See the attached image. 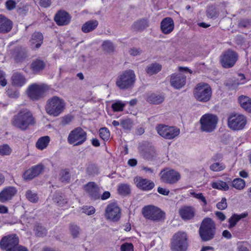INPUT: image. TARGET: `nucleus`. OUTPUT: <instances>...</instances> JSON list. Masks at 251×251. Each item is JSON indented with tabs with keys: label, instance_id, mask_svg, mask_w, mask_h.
<instances>
[{
	"label": "nucleus",
	"instance_id": "8",
	"mask_svg": "<svg viewBox=\"0 0 251 251\" xmlns=\"http://www.w3.org/2000/svg\"><path fill=\"white\" fill-rule=\"evenodd\" d=\"M219 119L217 115L206 113L202 115L200 120V129L203 132L210 133L216 128Z\"/></svg>",
	"mask_w": 251,
	"mask_h": 251
},
{
	"label": "nucleus",
	"instance_id": "41",
	"mask_svg": "<svg viewBox=\"0 0 251 251\" xmlns=\"http://www.w3.org/2000/svg\"><path fill=\"white\" fill-rule=\"evenodd\" d=\"M60 179L61 182L68 183L70 180L71 176L68 169L62 170L60 173Z\"/></svg>",
	"mask_w": 251,
	"mask_h": 251
},
{
	"label": "nucleus",
	"instance_id": "12",
	"mask_svg": "<svg viewBox=\"0 0 251 251\" xmlns=\"http://www.w3.org/2000/svg\"><path fill=\"white\" fill-rule=\"evenodd\" d=\"M157 133L166 139H173L180 133V129L175 126L159 125L156 126Z\"/></svg>",
	"mask_w": 251,
	"mask_h": 251
},
{
	"label": "nucleus",
	"instance_id": "4",
	"mask_svg": "<svg viewBox=\"0 0 251 251\" xmlns=\"http://www.w3.org/2000/svg\"><path fill=\"white\" fill-rule=\"evenodd\" d=\"M136 75L132 70L123 71L116 79V85L121 90H128L132 88L135 82Z\"/></svg>",
	"mask_w": 251,
	"mask_h": 251
},
{
	"label": "nucleus",
	"instance_id": "25",
	"mask_svg": "<svg viewBox=\"0 0 251 251\" xmlns=\"http://www.w3.org/2000/svg\"><path fill=\"white\" fill-rule=\"evenodd\" d=\"M238 58L237 53L231 50H228L220 56V63H236Z\"/></svg>",
	"mask_w": 251,
	"mask_h": 251
},
{
	"label": "nucleus",
	"instance_id": "36",
	"mask_svg": "<svg viewBox=\"0 0 251 251\" xmlns=\"http://www.w3.org/2000/svg\"><path fill=\"white\" fill-rule=\"evenodd\" d=\"M149 26V22L145 19H140L134 22L132 28L135 30H143Z\"/></svg>",
	"mask_w": 251,
	"mask_h": 251
},
{
	"label": "nucleus",
	"instance_id": "40",
	"mask_svg": "<svg viewBox=\"0 0 251 251\" xmlns=\"http://www.w3.org/2000/svg\"><path fill=\"white\" fill-rule=\"evenodd\" d=\"M226 168V165L222 162H215L212 163L209 168L213 172H221Z\"/></svg>",
	"mask_w": 251,
	"mask_h": 251
},
{
	"label": "nucleus",
	"instance_id": "34",
	"mask_svg": "<svg viewBox=\"0 0 251 251\" xmlns=\"http://www.w3.org/2000/svg\"><path fill=\"white\" fill-rule=\"evenodd\" d=\"M50 142V138L48 136H45L39 138L36 143V147L40 150L45 149Z\"/></svg>",
	"mask_w": 251,
	"mask_h": 251
},
{
	"label": "nucleus",
	"instance_id": "27",
	"mask_svg": "<svg viewBox=\"0 0 251 251\" xmlns=\"http://www.w3.org/2000/svg\"><path fill=\"white\" fill-rule=\"evenodd\" d=\"M238 78L234 79H231L228 80L225 84L228 86L230 89H234L238 87L239 85H242L246 82L245 76L243 74H238Z\"/></svg>",
	"mask_w": 251,
	"mask_h": 251
},
{
	"label": "nucleus",
	"instance_id": "33",
	"mask_svg": "<svg viewBox=\"0 0 251 251\" xmlns=\"http://www.w3.org/2000/svg\"><path fill=\"white\" fill-rule=\"evenodd\" d=\"M241 106L245 110L251 112V99L247 96H241L239 98Z\"/></svg>",
	"mask_w": 251,
	"mask_h": 251
},
{
	"label": "nucleus",
	"instance_id": "29",
	"mask_svg": "<svg viewBox=\"0 0 251 251\" xmlns=\"http://www.w3.org/2000/svg\"><path fill=\"white\" fill-rule=\"evenodd\" d=\"M25 68V71L29 74H36L44 69L45 64H28Z\"/></svg>",
	"mask_w": 251,
	"mask_h": 251
},
{
	"label": "nucleus",
	"instance_id": "49",
	"mask_svg": "<svg viewBox=\"0 0 251 251\" xmlns=\"http://www.w3.org/2000/svg\"><path fill=\"white\" fill-rule=\"evenodd\" d=\"M35 234L38 237H44L47 234V230L40 225H36L34 227Z\"/></svg>",
	"mask_w": 251,
	"mask_h": 251
},
{
	"label": "nucleus",
	"instance_id": "31",
	"mask_svg": "<svg viewBox=\"0 0 251 251\" xmlns=\"http://www.w3.org/2000/svg\"><path fill=\"white\" fill-rule=\"evenodd\" d=\"M146 99L150 103L158 104L164 101V97L159 94L152 93L148 94Z\"/></svg>",
	"mask_w": 251,
	"mask_h": 251
},
{
	"label": "nucleus",
	"instance_id": "50",
	"mask_svg": "<svg viewBox=\"0 0 251 251\" xmlns=\"http://www.w3.org/2000/svg\"><path fill=\"white\" fill-rule=\"evenodd\" d=\"M206 12L207 16L211 19H215L218 16V12L215 7L213 6L208 7Z\"/></svg>",
	"mask_w": 251,
	"mask_h": 251
},
{
	"label": "nucleus",
	"instance_id": "53",
	"mask_svg": "<svg viewBox=\"0 0 251 251\" xmlns=\"http://www.w3.org/2000/svg\"><path fill=\"white\" fill-rule=\"evenodd\" d=\"M190 193L191 195L193 196L195 198L202 201L204 205L207 204L206 200L202 193H196L193 191H190Z\"/></svg>",
	"mask_w": 251,
	"mask_h": 251
},
{
	"label": "nucleus",
	"instance_id": "20",
	"mask_svg": "<svg viewBox=\"0 0 251 251\" xmlns=\"http://www.w3.org/2000/svg\"><path fill=\"white\" fill-rule=\"evenodd\" d=\"M71 17L65 10H59L55 15L54 20L59 26L68 25L71 22Z\"/></svg>",
	"mask_w": 251,
	"mask_h": 251
},
{
	"label": "nucleus",
	"instance_id": "5",
	"mask_svg": "<svg viewBox=\"0 0 251 251\" xmlns=\"http://www.w3.org/2000/svg\"><path fill=\"white\" fill-rule=\"evenodd\" d=\"M50 87L45 83H32L30 85L26 91L28 97L32 100L36 101L44 98Z\"/></svg>",
	"mask_w": 251,
	"mask_h": 251
},
{
	"label": "nucleus",
	"instance_id": "26",
	"mask_svg": "<svg viewBox=\"0 0 251 251\" xmlns=\"http://www.w3.org/2000/svg\"><path fill=\"white\" fill-rule=\"evenodd\" d=\"M138 150L142 156L148 160H152L156 156L155 150L153 147H140Z\"/></svg>",
	"mask_w": 251,
	"mask_h": 251
},
{
	"label": "nucleus",
	"instance_id": "15",
	"mask_svg": "<svg viewBox=\"0 0 251 251\" xmlns=\"http://www.w3.org/2000/svg\"><path fill=\"white\" fill-rule=\"evenodd\" d=\"M104 216L107 220L118 222L121 217V209L116 203H110L106 207Z\"/></svg>",
	"mask_w": 251,
	"mask_h": 251
},
{
	"label": "nucleus",
	"instance_id": "28",
	"mask_svg": "<svg viewBox=\"0 0 251 251\" xmlns=\"http://www.w3.org/2000/svg\"><path fill=\"white\" fill-rule=\"evenodd\" d=\"M43 35L40 32H35L31 36L30 44L31 48L36 50L40 47L43 42Z\"/></svg>",
	"mask_w": 251,
	"mask_h": 251
},
{
	"label": "nucleus",
	"instance_id": "48",
	"mask_svg": "<svg viewBox=\"0 0 251 251\" xmlns=\"http://www.w3.org/2000/svg\"><path fill=\"white\" fill-rule=\"evenodd\" d=\"M87 173L88 175L95 176L99 174V169L95 164H90L86 169Z\"/></svg>",
	"mask_w": 251,
	"mask_h": 251
},
{
	"label": "nucleus",
	"instance_id": "38",
	"mask_svg": "<svg viewBox=\"0 0 251 251\" xmlns=\"http://www.w3.org/2000/svg\"><path fill=\"white\" fill-rule=\"evenodd\" d=\"M53 201L59 206H64L68 202L67 200L64 197L63 195L59 192L55 193L53 198Z\"/></svg>",
	"mask_w": 251,
	"mask_h": 251
},
{
	"label": "nucleus",
	"instance_id": "51",
	"mask_svg": "<svg viewBox=\"0 0 251 251\" xmlns=\"http://www.w3.org/2000/svg\"><path fill=\"white\" fill-rule=\"evenodd\" d=\"M102 49L107 52H111L114 51V47L113 43L109 41H105L102 45Z\"/></svg>",
	"mask_w": 251,
	"mask_h": 251
},
{
	"label": "nucleus",
	"instance_id": "6",
	"mask_svg": "<svg viewBox=\"0 0 251 251\" xmlns=\"http://www.w3.org/2000/svg\"><path fill=\"white\" fill-rule=\"evenodd\" d=\"M188 247V236L185 232L178 231L171 240V249L172 251H186Z\"/></svg>",
	"mask_w": 251,
	"mask_h": 251
},
{
	"label": "nucleus",
	"instance_id": "52",
	"mask_svg": "<svg viewBox=\"0 0 251 251\" xmlns=\"http://www.w3.org/2000/svg\"><path fill=\"white\" fill-rule=\"evenodd\" d=\"M100 137L104 141L108 140L110 137V132L108 128L102 127L99 130Z\"/></svg>",
	"mask_w": 251,
	"mask_h": 251
},
{
	"label": "nucleus",
	"instance_id": "43",
	"mask_svg": "<svg viewBox=\"0 0 251 251\" xmlns=\"http://www.w3.org/2000/svg\"><path fill=\"white\" fill-rule=\"evenodd\" d=\"M245 185V181L240 178H235L232 181V187L238 190H242Z\"/></svg>",
	"mask_w": 251,
	"mask_h": 251
},
{
	"label": "nucleus",
	"instance_id": "54",
	"mask_svg": "<svg viewBox=\"0 0 251 251\" xmlns=\"http://www.w3.org/2000/svg\"><path fill=\"white\" fill-rule=\"evenodd\" d=\"M70 230L74 238L77 237L79 233V228L78 226L74 224H71L70 226Z\"/></svg>",
	"mask_w": 251,
	"mask_h": 251
},
{
	"label": "nucleus",
	"instance_id": "55",
	"mask_svg": "<svg viewBox=\"0 0 251 251\" xmlns=\"http://www.w3.org/2000/svg\"><path fill=\"white\" fill-rule=\"evenodd\" d=\"M82 212L88 215H91L95 213V209L93 206H85L81 208Z\"/></svg>",
	"mask_w": 251,
	"mask_h": 251
},
{
	"label": "nucleus",
	"instance_id": "1",
	"mask_svg": "<svg viewBox=\"0 0 251 251\" xmlns=\"http://www.w3.org/2000/svg\"><path fill=\"white\" fill-rule=\"evenodd\" d=\"M11 123L17 128L25 131L29 126L35 125L36 120L30 110L27 108H23L14 115Z\"/></svg>",
	"mask_w": 251,
	"mask_h": 251
},
{
	"label": "nucleus",
	"instance_id": "45",
	"mask_svg": "<svg viewBox=\"0 0 251 251\" xmlns=\"http://www.w3.org/2000/svg\"><path fill=\"white\" fill-rule=\"evenodd\" d=\"M118 193L122 195H127L130 191V186L127 184H120L118 188Z\"/></svg>",
	"mask_w": 251,
	"mask_h": 251
},
{
	"label": "nucleus",
	"instance_id": "23",
	"mask_svg": "<svg viewBox=\"0 0 251 251\" xmlns=\"http://www.w3.org/2000/svg\"><path fill=\"white\" fill-rule=\"evenodd\" d=\"M174 22L171 17L164 18L160 23V29L162 32L165 34H169L174 29Z\"/></svg>",
	"mask_w": 251,
	"mask_h": 251
},
{
	"label": "nucleus",
	"instance_id": "10",
	"mask_svg": "<svg viewBox=\"0 0 251 251\" xmlns=\"http://www.w3.org/2000/svg\"><path fill=\"white\" fill-rule=\"evenodd\" d=\"M247 122L246 117L239 113H230L227 118V126L230 129L234 131L243 129Z\"/></svg>",
	"mask_w": 251,
	"mask_h": 251
},
{
	"label": "nucleus",
	"instance_id": "35",
	"mask_svg": "<svg viewBox=\"0 0 251 251\" xmlns=\"http://www.w3.org/2000/svg\"><path fill=\"white\" fill-rule=\"evenodd\" d=\"M247 216V214L245 213H242L239 215L234 214L228 220L229 223L228 228L230 229L234 227L240 220L246 217Z\"/></svg>",
	"mask_w": 251,
	"mask_h": 251
},
{
	"label": "nucleus",
	"instance_id": "56",
	"mask_svg": "<svg viewBox=\"0 0 251 251\" xmlns=\"http://www.w3.org/2000/svg\"><path fill=\"white\" fill-rule=\"evenodd\" d=\"M121 251H134V247L132 243H125L121 246Z\"/></svg>",
	"mask_w": 251,
	"mask_h": 251
},
{
	"label": "nucleus",
	"instance_id": "61",
	"mask_svg": "<svg viewBox=\"0 0 251 251\" xmlns=\"http://www.w3.org/2000/svg\"><path fill=\"white\" fill-rule=\"evenodd\" d=\"M39 4L41 7L48 8L51 4V0H39Z\"/></svg>",
	"mask_w": 251,
	"mask_h": 251
},
{
	"label": "nucleus",
	"instance_id": "60",
	"mask_svg": "<svg viewBox=\"0 0 251 251\" xmlns=\"http://www.w3.org/2000/svg\"><path fill=\"white\" fill-rule=\"evenodd\" d=\"M73 119V117L71 115H68L62 118L61 124L63 126L67 125L70 124Z\"/></svg>",
	"mask_w": 251,
	"mask_h": 251
},
{
	"label": "nucleus",
	"instance_id": "37",
	"mask_svg": "<svg viewBox=\"0 0 251 251\" xmlns=\"http://www.w3.org/2000/svg\"><path fill=\"white\" fill-rule=\"evenodd\" d=\"M211 187L216 189L222 191H227L229 189L228 184L225 181L221 180H218L216 181L212 182L211 183Z\"/></svg>",
	"mask_w": 251,
	"mask_h": 251
},
{
	"label": "nucleus",
	"instance_id": "62",
	"mask_svg": "<svg viewBox=\"0 0 251 251\" xmlns=\"http://www.w3.org/2000/svg\"><path fill=\"white\" fill-rule=\"evenodd\" d=\"M7 84V81L5 78V74L0 70V85L5 86Z\"/></svg>",
	"mask_w": 251,
	"mask_h": 251
},
{
	"label": "nucleus",
	"instance_id": "39",
	"mask_svg": "<svg viewBox=\"0 0 251 251\" xmlns=\"http://www.w3.org/2000/svg\"><path fill=\"white\" fill-rule=\"evenodd\" d=\"M162 68L160 64H151L146 69L147 73L150 75H152L159 72Z\"/></svg>",
	"mask_w": 251,
	"mask_h": 251
},
{
	"label": "nucleus",
	"instance_id": "46",
	"mask_svg": "<svg viewBox=\"0 0 251 251\" xmlns=\"http://www.w3.org/2000/svg\"><path fill=\"white\" fill-rule=\"evenodd\" d=\"M12 150L7 144H2L0 145V155L6 156L9 155L12 152Z\"/></svg>",
	"mask_w": 251,
	"mask_h": 251
},
{
	"label": "nucleus",
	"instance_id": "2",
	"mask_svg": "<svg viewBox=\"0 0 251 251\" xmlns=\"http://www.w3.org/2000/svg\"><path fill=\"white\" fill-rule=\"evenodd\" d=\"M64 100L57 96H53L49 99L45 106L46 112L52 117L59 116L65 108Z\"/></svg>",
	"mask_w": 251,
	"mask_h": 251
},
{
	"label": "nucleus",
	"instance_id": "32",
	"mask_svg": "<svg viewBox=\"0 0 251 251\" xmlns=\"http://www.w3.org/2000/svg\"><path fill=\"white\" fill-rule=\"evenodd\" d=\"M98 25V22L97 20H90L82 25L81 30L84 33H88L94 30Z\"/></svg>",
	"mask_w": 251,
	"mask_h": 251
},
{
	"label": "nucleus",
	"instance_id": "17",
	"mask_svg": "<svg viewBox=\"0 0 251 251\" xmlns=\"http://www.w3.org/2000/svg\"><path fill=\"white\" fill-rule=\"evenodd\" d=\"M178 214L184 221L193 219L196 214V209L194 207L190 205L182 206L178 210Z\"/></svg>",
	"mask_w": 251,
	"mask_h": 251
},
{
	"label": "nucleus",
	"instance_id": "16",
	"mask_svg": "<svg viewBox=\"0 0 251 251\" xmlns=\"http://www.w3.org/2000/svg\"><path fill=\"white\" fill-rule=\"evenodd\" d=\"M133 181L136 187L143 191H149L155 186V184L152 181L141 176L135 177Z\"/></svg>",
	"mask_w": 251,
	"mask_h": 251
},
{
	"label": "nucleus",
	"instance_id": "9",
	"mask_svg": "<svg viewBox=\"0 0 251 251\" xmlns=\"http://www.w3.org/2000/svg\"><path fill=\"white\" fill-rule=\"evenodd\" d=\"M142 213L146 219L154 222L163 220L165 218V212L154 205L144 206L142 209Z\"/></svg>",
	"mask_w": 251,
	"mask_h": 251
},
{
	"label": "nucleus",
	"instance_id": "24",
	"mask_svg": "<svg viewBox=\"0 0 251 251\" xmlns=\"http://www.w3.org/2000/svg\"><path fill=\"white\" fill-rule=\"evenodd\" d=\"M13 27V22L5 16L0 14V33L5 34L10 32Z\"/></svg>",
	"mask_w": 251,
	"mask_h": 251
},
{
	"label": "nucleus",
	"instance_id": "42",
	"mask_svg": "<svg viewBox=\"0 0 251 251\" xmlns=\"http://www.w3.org/2000/svg\"><path fill=\"white\" fill-rule=\"evenodd\" d=\"M16 53V59L17 61H22L27 56L26 50L21 48H17L15 50Z\"/></svg>",
	"mask_w": 251,
	"mask_h": 251
},
{
	"label": "nucleus",
	"instance_id": "22",
	"mask_svg": "<svg viewBox=\"0 0 251 251\" xmlns=\"http://www.w3.org/2000/svg\"><path fill=\"white\" fill-rule=\"evenodd\" d=\"M170 83L174 88L179 89L185 84L186 76L180 74H172L170 76Z\"/></svg>",
	"mask_w": 251,
	"mask_h": 251
},
{
	"label": "nucleus",
	"instance_id": "44",
	"mask_svg": "<svg viewBox=\"0 0 251 251\" xmlns=\"http://www.w3.org/2000/svg\"><path fill=\"white\" fill-rule=\"evenodd\" d=\"M126 103L121 100H116L112 103L111 108L114 112L122 111L126 105Z\"/></svg>",
	"mask_w": 251,
	"mask_h": 251
},
{
	"label": "nucleus",
	"instance_id": "30",
	"mask_svg": "<svg viewBox=\"0 0 251 251\" xmlns=\"http://www.w3.org/2000/svg\"><path fill=\"white\" fill-rule=\"evenodd\" d=\"M11 80L13 85L17 87H22L25 84L26 81L25 77L18 72H15L13 74Z\"/></svg>",
	"mask_w": 251,
	"mask_h": 251
},
{
	"label": "nucleus",
	"instance_id": "3",
	"mask_svg": "<svg viewBox=\"0 0 251 251\" xmlns=\"http://www.w3.org/2000/svg\"><path fill=\"white\" fill-rule=\"evenodd\" d=\"M216 227L215 222L209 218H204L201 223L199 233L201 240L207 242L213 239L216 234Z\"/></svg>",
	"mask_w": 251,
	"mask_h": 251
},
{
	"label": "nucleus",
	"instance_id": "18",
	"mask_svg": "<svg viewBox=\"0 0 251 251\" xmlns=\"http://www.w3.org/2000/svg\"><path fill=\"white\" fill-rule=\"evenodd\" d=\"M17 193V190L14 186H6L0 192V201L5 203L11 201Z\"/></svg>",
	"mask_w": 251,
	"mask_h": 251
},
{
	"label": "nucleus",
	"instance_id": "11",
	"mask_svg": "<svg viewBox=\"0 0 251 251\" xmlns=\"http://www.w3.org/2000/svg\"><path fill=\"white\" fill-rule=\"evenodd\" d=\"M87 140V133L81 127L73 129L67 138V141L70 145L77 146L83 144Z\"/></svg>",
	"mask_w": 251,
	"mask_h": 251
},
{
	"label": "nucleus",
	"instance_id": "21",
	"mask_svg": "<svg viewBox=\"0 0 251 251\" xmlns=\"http://www.w3.org/2000/svg\"><path fill=\"white\" fill-rule=\"evenodd\" d=\"M44 166L42 164H38L33 166L25 171L23 177L25 180H30L37 176L43 170Z\"/></svg>",
	"mask_w": 251,
	"mask_h": 251
},
{
	"label": "nucleus",
	"instance_id": "7",
	"mask_svg": "<svg viewBox=\"0 0 251 251\" xmlns=\"http://www.w3.org/2000/svg\"><path fill=\"white\" fill-rule=\"evenodd\" d=\"M195 98L199 101H208L212 96V89L206 83L201 82L197 84L193 91Z\"/></svg>",
	"mask_w": 251,
	"mask_h": 251
},
{
	"label": "nucleus",
	"instance_id": "47",
	"mask_svg": "<svg viewBox=\"0 0 251 251\" xmlns=\"http://www.w3.org/2000/svg\"><path fill=\"white\" fill-rule=\"evenodd\" d=\"M26 198L30 202L35 203L37 202L38 198L36 193L30 190H28L25 193Z\"/></svg>",
	"mask_w": 251,
	"mask_h": 251
},
{
	"label": "nucleus",
	"instance_id": "64",
	"mask_svg": "<svg viewBox=\"0 0 251 251\" xmlns=\"http://www.w3.org/2000/svg\"><path fill=\"white\" fill-rule=\"evenodd\" d=\"M237 251H249L247 247L243 243L238 245Z\"/></svg>",
	"mask_w": 251,
	"mask_h": 251
},
{
	"label": "nucleus",
	"instance_id": "63",
	"mask_svg": "<svg viewBox=\"0 0 251 251\" xmlns=\"http://www.w3.org/2000/svg\"><path fill=\"white\" fill-rule=\"evenodd\" d=\"M11 251H28V250L25 247L20 245L19 244L16 245Z\"/></svg>",
	"mask_w": 251,
	"mask_h": 251
},
{
	"label": "nucleus",
	"instance_id": "13",
	"mask_svg": "<svg viewBox=\"0 0 251 251\" xmlns=\"http://www.w3.org/2000/svg\"><path fill=\"white\" fill-rule=\"evenodd\" d=\"M160 176L162 182L170 184H175L180 179V175L178 172L168 168L162 170Z\"/></svg>",
	"mask_w": 251,
	"mask_h": 251
},
{
	"label": "nucleus",
	"instance_id": "19",
	"mask_svg": "<svg viewBox=\"0 0 251 251\" xmlns=\"http://www.w3.org/2000/svg\"><path fill=\"white\" fill-rule=\"evenodd\" d=\"M85 192L92 200H96L100 198V189L94 182H89L84 186Z\"/></svg>",
	"mask_w": 251,
	"mask_h": 251
},
{
	"label": "nucleus",
	"instance_id": "59",
	"mask_svg": "<svg viewBox=\"0 0 251 251\" xmlns=\"http://www.w3.org/2000/svg\"><path fill=\"white\" fill-rule=\"evenodd\" d=\"M16 2L14 0H7L5 3V7L8 10H13L16 6Z\"/></svg>",
	"mask_w": 251,
	"mask_h": 251
},
{
	"label": "nucleus",
	"instance_id": "58",
	"mask_svg": "<svg viewBox=\"0 0 251 251\" xmlns=\"http://www.w3.org/2000/svg\"><path fill=\"white\" fill-rule=\"evenodd\" d=\"M216 206L220 210L225 209L227 206L226 198H222L221 201L217 203Z\"/></svg>",
	"mask_w": 251,
	"mask_h": 251
},
{
	"label": "nucleus",
	"instance_id": "14",
	"mask_svg": "<svg viewBox=\"0 0 251 251\" xmlns=\"http://www.w3.org/2000/svg\"><path fill=\"white\" fill-rule=\"evenodd\" d=\"M19 243V238L16 234L3 237L0 241V248L2 251H11Z\"/></svg>",
	"mask_w": 251,
	"mask_h": 251
},
{
	"label": "nucleus",
	"instance_id": "57",
	"mask_svg": "<svg viewBox=\"0 0 251 251\" xmlns=\"http://www.w3.org/2000/svg\"><path fill=\"white\" fill-rule=\"evenodd\" d=\"M121 125L125 129H130L132 127V123L129 119L122 120Z\"/></svg>",
	"mask_w": 251,
	"mask_h": 251
}]
</instances>
